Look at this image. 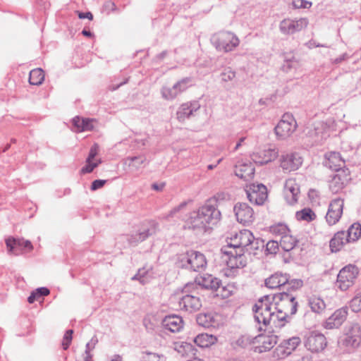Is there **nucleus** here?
I'll return each instance as SVG.
<instances>
[{
  "label": "nucleus",
  "instance_id": "nucleus-42",
  "mask_svg": "<svg viewBox=\"0 0 361 361\" xmlns=\"http://www.w3.org/2000/svg\"><path fill=\"white\" fill-rule=\"evenodd\" d=\"M296 218L300 221H305L307 222L312 221L316 218L314 212L310 208H305L296 212Z\"/></svg>",
  "mask_w": 361,
  "mask_h": 361
},
{
  "label": "nucleus",
  "instance_id": "nucleus-19",
  "mask_svg": "<svg viewBox=\"0 0 361 361\" xmlns=\"http://www.w3.org/2000/svg\"><path fill=\"white\" fill-rule=\"evenodd\" d=\"M233 212L237 221L243 225H249L255 220L254 211L247 203H236L233 207Z\"/></svg>",
  "mask_w": 361,
  "mask_h": 361
},
{
  "label": "nucleus",
  "instance_id": "nucleus-20",
  "mask_svg": "<svg viewBox=\"0 0 361 361\" xmlns=\"http://www.w3.org/2000/svg\"><path fill=\"white\" fill-rule=\"evenodd\" d=\"M326 345L327 341L324 335L315 331L312 332L305 341V348L312 353L321 352Z\"/></svg>",
  "mask_w": 361,
  "mask_h": 361
},
{
  "label": "nucleus",
  "instance_id": "nucleus-24",
  "mask_svg": "<svg viewBox=\"0 0 361 361\" xmlns=\"http://www.w3.org/2000/svg\"><path fill=\"white\" fill-rule=\"evenodd\" d=\"M348 315V308L342 307L336 310L323 324L327 329H337L345 321Z\"/></svg>",
  "mask_w": 361,
  "mask_h": 361
},
{
  "label": "nucleus",
  "instance_id": "nucleus-23",
  "mask_svg": "<svg viewBox=\"0 0 361 361\" xmlns=\"http://www.w3.org/2000/svg\"><path fill=\"white\" fill-rule=\"evenodd\" d=\"M179 307L189 312L199 310L202 307V302L199 297L190 294H185L178 298Z\"/></svg>",
  "mask_w": 361,
  "mask_h": 361
},
{
  "label": "nucleus",
  "instance_id": "nucleus-29",
  "mask_svg": "<svg viewBox=\"0 0 361 361\" xmlns=\"http://www.w3.org/2000/svg\"><path fill=\"white\" fill-rule=\"evenodd\" d=\"M283 192L285 200L288 204H293L298 202L300 188L296 183L286 182Z\"/></svg>",
  "mask_w": 361,
  "mask_h": 361
},
{
  "label": "nucleus",
  "instance_id": "nucleus-58",
  "mask_svg": "<svg viewBox=\"0 0 361 361\" xmlns=\"http://www.w3.org/2000/svg\"><path fill=\"white\" fill-rule=\"evenodd\" d=\"M143 361H162L163 357H159L155 353H147L142 357Z\"/></svg>",
  "mask_w": 361,
  "mask_h": 361
},
{
  "label": "nucleus",
  "instance_id": "nucleus-61",
  "mask_svg": "<svg viewBox=\"0 0 361 361\" xmlns=\"http://www.w3.org/2000/svg\"><path fill=\"white\" fill-rule=\"evenodd\" d=\"M230 288H231L230 286L222 287L220 286L219 289H221V290H220L219 293H217V295H221L223 298L229 297L233 292L232 290H230Z\"/></svg>",
  "mask_w": 361,
  "mask_h": 361
},
{
  "label": "nucleus",
  "instance_id": "nucleus-28",
  "mask_svg": "<svg viewBox=\"0 0 361 361\" xmlns=\"http://www.w3.org/2000/svg\"><path fill=\"white\" fill-rule=\"evenodd\" d=\"M185 226L194 231H205L207 228L198 210L190 213L185 221Z\"/></svg>",
  "mask_w": 361,
  "mask_h": 361
},
{
  "label": "nucleus",
  "instance_id": "nucleus-52",
  "mask_svg": "<svg viewBox=\"0 0 361 361\" xmlns=\"http://www.w3.org/2000/svg\"><path fill=\"white\" fill-rule=\"evenodd\" d=\"M292 4L295 8H310L312 5L311 1L306 0H293Z\"/></svg>",
  "mask_w": 361,
  "mask_h": 361
},
{
  "label": "nucleus",
  "instance_id": "nucleus-15",
  "mask_svg": "<svg viewBox=\"0 0 361 361\" xmlns=\"http://www.w3.org/2000/svg\"><path fill=\"white\" fill-rule=\"evenodd\" d=\"M309 23L307 18H285L279 23V30L285 35H293L305 28Z\"/></svg>",
  "mask_w": 361,
  "mask_h": 361
},
{
  "label": "nucleus",
  "instance_id": "nucleus-13",
  "mask_svg": "<svg viewBox=\"0 0 361 361\" xmlns=\"http://www.w3.org/2000/svg\"><path fill=\"white\" fill-rule=\"evenodd\" d=\"M221 252L229 256L227 260V266L229 268V273L227 275L234 274L238 269L243 268L246 265V260L244 257L245 252L228 250V247H222Z\"/></svg>",
  "mask_w": 361,
  "mask_h": 361
},
{
  "label": "nucleus",
  "instance_id": "nucleus-25",
  "mask_svg": "<svg viewBox=\"0 0 361 361\" xmlns=\"http://www.w3.org/2000/svg\"><path fill=\"white\" fill-rule=\"evenodd\" d=\"M200 104L197 101L189 102L182 104L176 112V118L180 122H183L185 119L190 118L195 115V113L199 110Z\"/></svg>",
  "mask_w": 361,
  "mask_h": 361
},
{
  "label": "nucleus",
  "instance_id": "nucleus-10",
  "mask_svg": "<svg viewBox=\"0 0 361 361\" xmlns=\"http://www.w3.org/2000/svg\"><path fill=\"white\" fill-rule=\"evenodd\" d=\"M245 191L248 200L256 205H262L268 197L267 187L258 182L247 184Z\"/></svg>",
  "mask_w": 361,
  "mask_h": 361
},
{
  "label": "nucleus",
  "instance_id": "nucleus-30",
  "mask_svg": "<svg viewBox=\"0 0 361 361\" xmlns=\"http://www.w3.org/2000/svg\"><path fill=\"white\" fill-rule=\"evenodd\" d=\"M235 174L240 179L248 180L253 178L255 174V168L250 163L235 166Z\"/></svg>",
  "mask_w": 361,
  "mask_h": 361
},
{
  "label": "nucleus",
  "instance_id": "nucleus-51",
  "mask_svg": "<svg viewBox=\"0 0 361 361\" xmlns=\"http://www.w3.org/2000/svg\"><path fill=\"white\" fill-rule=\"evenodd\" d=\"M190 82V78H185L176 83L179 94L186 90Z\"/></svg>",
  "mask_w": 361,
  "mask_h": 361
},
{
  "label": "nucleus",
  "instance_id": "nucleus-6",
  "mask_svg": "<svg viewBox=\"0 0 361 361\" xmlns=\"http://www.w3.org/2000/svg\"><path fill=\"white\" fill-rule=\"evenodd\" d=\"M157 229L158 224L154 221H145L137 231L128 235L127 240L130 245L135 246L149 236L154 235Z\"/></svg>",
  "mask_w": 361,
  "mask_h": 361
},
{
  "label": "nucleus",
  "instance_id": "nucleus-49",
  "mask_svg": "<svg viewBox=\"0 0 361 361\" xmlns=\"http://www.w3.org/2000/svg\"><path fill=\"white\" fill-rule=\"evenodd\" d=\"M148 274V270L145 268L140 269L137 273L132 277V280H138L142 284H145L148 281L147 276Z\"/></svg>",
  "mask_w": 361,
  "mask_h": 361
},
{
  "label": "nucleus",
  "instance_id": "nucleus-45",
  "mask_svg": "<svg viewBox=\"0 0 361 361\" xmlns=\"http://www.w3.org/2000/svg\"><path fill=\"white\" fill-rule=\"evenodd\" d=\"M197 322L200 326L209 327L214 322L213 317L210 314H200L197 317Z\"/></svg>",
  "mask_w": 361,
  "mask_h": 361
},
{
  "label": "nucleus",
  "instance_id": "nucleus-47",
  "mask_svg": "<svg viewBox=\"0 0 361 361\" xmlns=\"http://www.w3.org/2000/svg\"><path fill=\"white\" fill-rule=\"evenodd\" d=\"M327 54L330 57V61L332 64H340L343 61L347 60L349 57L347 53H343L338 57H334L335 54V50L334 49H329Z\"/></svg>",
  "mask_w": 361,
  "mask_h": 361
},
{
  "label": "nucleus",
  "instance_id": "nucleus-33",
  "mask_svg": "<svg viewBox=\"0 0 361 361\" xmlns=\"http://www.w3.org/2000/svg\"><path fill=\"white\" fill-rule=\"evenodd\" d=\"M23 239L10 237L6 239V245L9 255H18L23 248Z\"/></svg>",
  "mask_w": 361,
  "mask_h": 361
},
{
  "label": "nucleus",
  "instance_id": "nucleus-62",
  "mask_svg": "<svg viewBox=\"0 0 361 361\" xmlns=\"http://www.w3.org/2000/svg\"><path fill=\"white\" fill-rule=\"evenodd\" d=\"M191 350H192V345L188 343H183L178 348V351L183 354Z\"/></svg>",
  "mask_w": 361,
  "mask_h": 361
},
{
  "label": "nucleus",
  "instance_id": "nucleus-12",
  "mask_svg": "<svg viewBox=\"0 0 361 361\" xmlns=\"http://www.w3.org/2000/svg\"><path fill=\"white\" fill-rule=\"evenodd\" d=\"M297 123L293 116L289 114H285L281 120L275 127L274 130L276 136L284 140L290 137L296 130Z\"/></svg>",
  "mask_w": 361,
  "mask_h": 361
},
{
  "label": "nucleus",
  "instance_id": "nucleus-44",
  "mask_svg": "<svg viewBox=\"0 0 361 361\" xmlns=\"http://www.w3.org/2000/svg\"><path fill=\"white\" fill-rule=\"evenodd\" d=\"M270 231L276 236H279L280 238L286 235L288 233H290V231L287 226L284 224L281 223L271 226L270 227Z\"/></svg>",
  "mask_w": 361,
  "mask_h": 361
},
{
  "label": "nucleus",
  "instance_id": "nucleus-63",
  "mask_svg": "<svg viewBox=\"0 0 361 361\" xmlns=\"http://www.w3.org/2000/svg\"><path fill=\"white\" fill-rule=\"evenodd\" d=\"M130 161L133 164L135 162V167H139L141 164H144L146 161L145 157L142 156L134 157L130 158Z\"/></svg>",
  "mask_w": 361,
  "mask_h": 361
},
{
  "label": "nucleus",
  "instance_id": "nucleus-27",
  "mask_svg": "<svg viewBox=\"0 0 361 361\" xmlns=\"http://www.w3.org/2000/svg\"><path fill=\"white\" fill-rule=\"evenodd\" d=\"M162 326L172 332H179L183 327V321L182 318L176 314L167 315L166 316L162 322Z\"/></svg>",
  "mask_w": 361,
  "mask_h": 361
},
{
  "label": "nucleus",
  "instance_id": "nucleus-17",
  "mask_svg": "<svg viewBox=\"0 0 361 361\" xmlns=\"http://www.w3.org/2000/svg\"><path fill=\"white\" fill-rule=\"evenodd\" d=\"M278 336L274 334H262L254 337L252 350L257 353L269 351L277 343Z\"/></svg>",
  "mask_w": 361,
  "mask_h": 361
},
{
  "label": "nucleus",
  "instance_id": "nucleus-34",
  "mask_svg": "<svg viewBox=\"0 0 361 361\" xmlns=\"http://www.w3.org/2000/svg\"><path fill=\"white\" fill-rule=\"evenodd\" d=\"M308 305L312 311L317 314H322L326 309V303L324 300L316 295L309 298Z\"/></svg>",
  "mask_w": 361,
  "mask_h": 361
},
{
  "label": "nucleus",
  "instance_id": "nucleus-55",
  "mask_svg": "<svg viewBox=\"0 0 361 361\" xmlns=\"http://www.w3.org/2000/svg\"><path fill=\"white\" fill-rule=\"evenodd\" d=\"M73 334V331L70 329L68 330L64 334L62 346L64 350H67L71 343L72 341V335Z\"/></svg>",
  "mask_w": 361,
  "mask_h": 361
},
{
  "label": "nucleus",
  "instance_id": "nucleus-21",
  "mask_svg": "<svg viewBox=\"0 0 361 361\" xmlns=\"http://www.w3.org/2000/svg\"><path fill=\"white\" fill-rule=\"evenodd\" d=\"M343 200L336 198L330 202L326 215V220L329 225H334L339 221L343 214Z\"/></svg>",
  "mask_w": 361,
  "mask_h": 361
},
{
  "label": "nucleus",
  "instance_id": "nucleus-46",
  "mask_svg": "<svg viewBox=\"0 0 361 361\" xmlns=\"http://www.w3.org/2000/svg\"><path fill=\"white\" fill-rule=\"evenodd\" d=\"M236 76V73L230 67L226 68L220 74L221 82L226 83L233 81Z\"/></svg>",
  "mask_w": 361,
  "mask_h": 361
},
{
  "label": "nucleus",
  "instance_id": "nucleus-64",
  "mask_svg": "<svg viewBox=\"0 0 361 361\" xmlns=\"http://www.w3.org/2000/svg\"><path fill=\"white\" fill-rule=\"evenodd\" d=\"M35 291L39 299L43 296L48 295L50 293L49 290L45 287L38 288Z\"/></svg>",
  "mask_w": 361,
  "mask_h": 361
},
{
  "label": "nucleus",
  "instance_id": "nucleus-3",
  "mask_svg": "<svg viewBox=\"0 0 361 361\" xmlns=\"http://www.w3.org/2000/svg\"><path fill=\"white\" fill-rule=\"evenodd\" d=\"M289 278L286 274L276 272L265 280V286L271 289L279 288L281 291L297 290L302 286V280H290Z\"/></svg>",
  "mask_w": 361,
  "mask_h": 361
},
{
  "label": "nucleus",
  "instance_id": "nucleus-37",
  "mask_svg": "<svg viewBox=\"0 0 361 361\" xmlns=\"http://www.w3.org/2000/svg\"><path fill=\"white\" fill-rule=\"evenodd\" d=\"M297 243L298 240L289 233L283 237H281L279 240L280 246L286 252L292 250L296 245Z\"/></svg>",
  "mask_w": 361,
  "mask_h": 361
},
{
  "label": "nucleus",
  "instance_id": "nucleus-2",
  "mask_svg": "<svg viewBox=\"0 0 361 361\" xmlns=\"http://www.w3.org/2000/svg\"><path fill=\"white\" fill-rule=\"evenodd\" d=\"M295 291H281L271 297L274 302V310L278 313V320L286 321L287 318L297 312L298 303L293 293Z\"/></svg>",
  "mask_w": 361,
  "mask_h": 361
},
{
  "label": "nucleus",
  "instance_id": "nucleus-38",
  "mask_svg": "<svg viewBox=\"0 0 361 361\" xmlns=\"http://www.w3.org/2000/svg\"><path fill=\"white\" fill-rule=\"evenodd\" d=\"M250 241V243L245 250V252H248L250 255H257V251H262L264 247V242L260 238H255L253 236V240Z\"/></svg>",
  "mask_w": 361,
  "mask_h": 361
},
{
  "label": "nucleus",
  "instance_id": "nucleus-48",
  "mask_svg": "<svg viewBox=\"0 0 361 361\" xmlns=\"http://www.w3.org/2000/svg\"><path fill=\"white\" fill-rule=\"evenodd\" d=\"M350 307L354 312L361 311V293L355 295L350 302Z\"/></svg>",
  "mask_w": 361,
  "mask_h": 361
},
{
  "label": "nucleus",
  "instance_id": "nucleus-43",
  "mask_svg": "<svg viewBox=\"0 0 361 361\" xmlns=\"http://www.w3.org/2000/svg\"><path fill=\"white\" fill-rule=\"evenodd\" d=\"M235 345L242 348H247L250 347V348L252 350L254 345V338H252L248 335L241 336L235 341Z\"/></svg>",
  "mask_w": 361,
  "mask_h": 361
},
{
  "label": "nucleus",
  "instance_id": "nucleus-36",
  "mask_svg": "<svg viewBox=\"0 0 361 361\" xmlns=\"http://www.w3.org/2000/svg\"><path fill=\"white\" fill-rule=\"evenodd\" d=\"M216 341V337L207 334H199L194 339V342L201 348H207L214 344Z\"/></svg>",
  "mask_w": 361,
  "mask_h": 361
},
{
  "label": "nucleus",
  "instance_id": "nucleus-57",
  "mask_svg": "<svg viewBox=\"0 0 361 361\" xmlns=\"http://www.w3.org/2000/svg\"><path fill=\"white\" fill-rule=\"evenodd\" d=\"M279 246H280V245L278 240H270L267 243L266 248L269 253L273 254L276 253Z\"/></svg>",
  "mask_w": 361,
  "mask_h": 361
},
{
  "label": "nucleus",
  "instance_id": "nucleus-7",
  "mask_svg": "<svg viewBox=\"0 0 361 361\" xmlns=\"http://www.w3.org/2000/svg\"><path fill=\"white\" fill-rule=\"evenodd\" d=\"M157 229L158 224L154 221H145L137 231L128 235L127 240L130 245L135 246L149 236L154 235Z\"/></svg>",
  "mask_w": 361,
  "mask_h": 361
},
{
  "label": "nucleus",
  "instance_id": "nucleus-41",
  "mask_svg": "<svg viewBox=\"0 0 361 361\" xmlns=\"http://www.w3.org/2000/svg\"><path fill=\"white\" fill-rule=\"evenodd\" d=\"M161 94L166 100H173L179 94L176 84L172 87H163L161 90Z\"/></svg>",
  "mask_w": 361,
  "mask_h": 361
},
{
  "label": "nucleus",
  "instance_id": "nucleus-22",
  "mask_svg": "<svg viewBox=\"0 0 361 361\" xmlns=\"http://www.w3.org/2000/svg\"><path fill=\"white\" fill-rule=\"evenodd\" d=\"M278 154L276 148L259 149L251 154V159L257 164L263 165L274 161Z\"/></svg>",
  "mask_w": 361,
  "mask_h": 361
},
{
  "label": "nucleus",
  "instance_id": "nucleus-8",
  "mask_svg": "<svg viewBox=\"0 0 361 361\" xmlns=\"http://www.w3.org/2000/svg\"><path fill=\"white\" fill-rule=\"evenodd\" d=\"M252 240H253L252 233L249 230L243 229L231 235L227 240V245L223 247H228V250H242L245 252V250Z\"/></svg>",
  "mask_w": 361,
  "mask_h": 361
},
{
  "label": "nucleus",
  "instance_id": "nucleus-53",
  "mask_svg": "<svg viewBox=\"0 0 361 361\" xmlns=\"http://www.w3.org/2000/svg\"><path fill=\"white\" fill-rule=\"evenodd\" d=\"M99 162L100 161H92L86 160L85 166H83L80 170L81 173H87L92 172Z\"/></svg>",
  "mask_w": 361,
  "mask_h": 361
},
{
  "label": "nucleus",
  "instance_id": "nucleus-5",
  "mask_svg": "<svg viewBox=\"0 0 361 361\" xmlns=\"http://www.w3.org/2000/svg\"><path fill=\"white\" fill-rule=\"evenodd\" d=\"M180 267L193 271H201L207 266L205 256L195 250H190L179 257Z\"/></svg>",
  "mask_w": 361,
  "mask_h": 361
},
{
  "label": "nucleus",
  "instance_id": "nucleus-35",
  "mask_svg": "<svg viewBox=\"0 0 361 361\" xmlns=\"http://www.w3.org/2000/svg\"><path fill=\"white\" fill-rule=\"evenodd\" d=\"M345 235L349 243L357 241L361 236V224L360 223L353 224L348 231H345Z\"/></svg>",
  "mask_w": 361,
  "mask_h": 361
},
{
  "label": "nucleus",
  "instance_id": "nucleus-32",
  "mask_svg": "<svg viewBox=\"0 0 361 361\" xmlns=\"http://www.w3.org/2000/svg\"><path fill=\"white\" fill-rule=\"evenodd\" d=\"M344 160H343L338 152H331L326 155L325 165L332 171L344 166Z\"/></svg>",
  "mask_w": 361,
  "mask_h": 361
},
{
  "label": "nucleus",
  "instance_id": "nucleus-16",
  "mask_svg": "<svg viewBox=\"0 0 361 361\" xmlns=\"http://www.w3.org/2000/svg\"><path fill=\"white\" fill-rule=\"evenodd\" d=\"M300 343L301 339L298 336L285 339L274 349L273 357L276 359H283L290 355Z\"/></svg>",
  "mask_w": 361,
  "mask_h": 361
},
{
  "label": "nucleus",
  "instance_id": "nucleus-18",
  "mask_svg": "<svg viewBox=\"0 0 361 361\" xmlns=\"http://www.w3.org/2000/svg\"><path fill=\"white\" fill-rule=\"evenodd\" d=\"M303 161L302 157L297 152L282 154L280 157V166L284 172L290 173L298 170Z\"/></svg>",
  "mask_w": 361,
  "mask_h": 361
},
{
  "label": "nucleus",
  "instance_id": "nucleus-56",
  "mask_svg": "<svg viewBox=\"0 0 361 361\" xmlns=\"http://www.w3.org/2000/svg\"><path fill=\"white\" fill-rule=\"evenodd\" d=\"M99 147L98 144L94 143L90 148L88 157L87 160L92 161H99V160L95 159V157L97 155L99 152Z\"/></svg>",
  "mask_w": 361,
  "mask_h": 361
},
{
  "label": "nucleus",
  "instance_id": "nucleus-1",
  "mask_svg": "<svg viewBox=\"0 0 361 361\" xmlns=\"http://www.w3.org/2000/svg\"><path fill=\"white\" fill-rule=\"evenodd\" d=\"M271 298L270 295H265L260 298L253 307L254 317L255 321L259 325V331L265 330L267 326L271 323L275 326H283V324L278 320V313L274 310V304L271 302Z\"/></svg>",
  "mask_w": 361,
  "mask_h": 361
},
{
  "label": "nucleus",
  "instance_id": "nucleus-4",
  "mask_svg": "<svg viewBox=\"0 0 361 361\" xmlns=\"http://www.w3.org/2000/svg\"><path fill=\"white\" fill-rule=\"evenodd\" d=\"M210 40L217 51L225 53L233 51L240 44L239 38L229 31L216 32L212 35Z\"/></svg>",
  "mask_w": 361,
  "mask_h": 361
},
{
  "label": "nucleus",
  "instance_id": "nucleus-31",
  "mask_svg": "<svg viewBox=\"0 0 361 361\" xmlns=\"http://www.w3.org/2000/svg\"><path fill=\"white\" fill-rule=\"evenodd\" d=\"M347 243H349V241H347L345 231H341L337 232L330 240L329 246L331 252H336L339 251Z\"/></svg>",
  "mask_w": 361,
  "mask_h": 361
},
{
  "label": "nucleus",
  "instance_id": "nucleus-39",
  "mask_svg": "<svg viewBox=\"0 0 361 361\" xmlns=\"http://www.w3.org/2000/svg\"><path fill=\"white\" fill-rule=\"evenodd\" d=\"M44 79V75L42 69L35 68L30 72L29 82L32 85H39Z\"/></svg>",
  "mask_w": 361,
  "mask_h": 361
},
{
  "label": "nucleus",
  "instance_id": "nucleus-9",
  "mask_svg": "<svg viewBox=\"0 0 361 361\" xmlns=\"http://www.w3.org/2000/svg\"><path fill=\"white\" fill-rule=\"evenodd\" d=\"M207 228L216 224L221 219V212L217 209L216 200L210 199L198 209Z\"/></svg>",
  "mask_w": 361,
  "mask_h": 361
},
{
  "label": "nucleus",
  "instance_id": "nucleus-26",
  "mask_svg": "<svg viewBox=\"0 0 361 361\" xmlns=\"http://www.w3.org/2000/svg\"><path fill=\"white\" fill-rule=\"evenodd\" d=\"M195 283L203 288L214 291H219L220 285H221V280L210 274H203L197 276L195 278Z\"/></svg>",
  "mask_w": 361,
  "mask_h": 361
},
{
  "label": "nucleus",
  "instance_id": "nucleus-14",
  "mask_svg": "<svg viewBox=\"0 0 361 361\" xmlns=\"http://www.w3.org/2000/svg\"><path fill=\"white\" fill-rule=\"evenodd\" d=\"M358 274V269L352 264L343 267L337 276V285L342 290H346L353 286Z\"/></svg>",
  "mask_w": 361,
  "mask_h": 361
},
{
  "label": "nucleus",
  "instance_id": "nucleus-60",
  "mask_svg": "<svg viewBox=\"0 0 361 361\" xmlns=\"http://www.w3.org/2000/svg\"><path fill=\"white\" fill-rule=\"evenodd\" d=\"M84 121L85 122H84L82 124V128H81V132L92 130L93 129V119L84 118Z\"/></svg>",
  "mask_w": 361,
  "mask_h": 361
},
{
  "label": "nucleus",
  "instance_id": "nucleus-40",
  "mask_svg": "<svg viewBox=\"0 0 361 361\" xmlns=\"http://www.w3.org/2000/svg\"><path fill=\"white\" fill-rule=\"evenodd\" d=\"M333 171L335 172V174L332 176L333 180H351V178L349 177V169L345 168L344 166L337 168Z\"/></svg>",
  "mask_w": 361,
  "mask_h": 361
},
{
  "label": "nucleus",
  "instance_id": "nucleus-11",
  "mask_svg": "<svg viewBox=\"0 0 361 361\" xmlns=\"http://www.w3.org/2000/svg\"><path fill=\"white\" fill-rule=\"evenodd\" d=\"M360 343L361 329L357 324H350L347 333L338 341L339 345L347 351L356 348Z\"/></svg>",
  "mask_w": 361,
  "mask_h": 361
},
{
  "label": "nucleus",
  "instance_id": "nucleus-54",
  "mask_svg": "<svg viewBox=\"0 0 361 361\" xmlns=\"http://www.w3.org/2000/svg\"><path fill=\"white\" fill-rule=\"evenodd\" d=\"M299 66V63L294 58L292 59L286 60L283 65V68L286 71H288L293 68L296 69Z\"/></svg>",
  "mask_w": 361,
  "mask_h": 361
},
{
  "label": "nucleus",
  "instance_id": "nucleus-59",
  "mask_svg": "<svg viewBox=\"0 0 361 361\" xmlns=\"http://www.w3.org/2000/svg\"><path fill=\"white\" fill-rule=\"evenodd\" d=\"M84 122H85L84 121V118L75 116L73 118V125L77 128V130L80 132H81V128H82V124Z\"/></svg>",
  "mask_w": 361,
  "mask_h": 361
},
{
  "label": "nucleus",
  "instance_id": "nucleus-50",
  "mask_svg": "<svg viewBox=\"0 0 361 361\" xmlns=\"http://www.w3.org/2000/svg\"><path fill=\"white\" fill-rule=\"evenodd\" d=\"M191 200L184 201L181 202L179 205L173 208L166 215V219H169L175 216L178 212L185 209L188 202H190Z\"/></svg>",
  "mask_w": 361,
  "mask_h": 361
}]
</instances>
